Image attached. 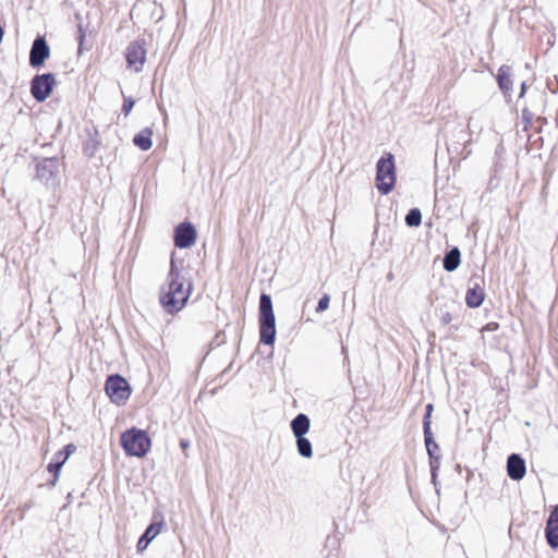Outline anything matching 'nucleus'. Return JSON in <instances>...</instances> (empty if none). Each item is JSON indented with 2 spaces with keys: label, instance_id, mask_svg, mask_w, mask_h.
I'll return each instance as SVG.
<instances>
[{
  "label": "nucleus",
  "instance_id": "3",
  "mask_svg": "<svg viewBox=\"0 0 558 558\" xmlns=\"http://www.w3.org/2000/svg\"><path fill=\"white\" fill-rule=\"evenodd\" d=\"M151 438L147 430L135 426L125 429L120 436V446L126 457L144 458L150 451Z\"/></svg>",
  "mask_w": 558,
  "mask_h": 558
},
{
  "label": "nucleus",
  "instance_id": "30",
  "mask_svg": "<svg viewBox=\"0 0 558 558\" xmlns=\"http://www.w3.org/2000/svg\"><path fill=\"white\" fill-rule=\"evenodd\" d=\"M432 415L433 414H427V413H424V415H423V420H422L423 435L428 434V433H433V430H432Z\"/></svg>",
  "mask_w": 558,
  "mask_h": 558
},
{
  "label": "nucleus",
  "instance_id": "11",
  "mask_svg": "<svg viewBox=\"0 0 558 558\" xmlns=\"http://www.w3.org/2000/svg\"><path fill=\"white\" fill-rule=\"evenodd\" d=\"M498 88L502 93L505 99L509 101L513 92V81H512V68L508 64H502L497 70V74L495 75Z\"/></svg>",
  "mask_w": 558,
  "mask_h": 558
},
{
  "label": "nucleus",
  "instance_id": "39",
  "mask_svg": "<svg viewBox=\"0 0 558 558\" xmlns=\"http://www.w3.org/2000/svg\"><path fill=\"white\" fill-rule=\"evenodd\" d=\"M393 278H395L393 272L389 271V272L387 274V280H388V281H392V280H393Z\"/></svg>",
  "mask_w": 558,
  "mask_h": 558
},
{
  "label": "nucleus",
  "instance_id": "25",
  "mask_svg": "<svg viewBox=\"0 0 558 558\" xmlns=\"http://www.w3.org/2000/svg\"><path fill=\"white\" fill-rule=\"evenodd\" d=\"M439 469H440V465H429L430 482L434 485L437 494H439V481H438Z\"/></svg>",
  "mask_w": 558,
  "mask_h": 558
},
{
  "label": "nucleus",
  "instance_id": "5",
  "mask_svg": "<svg viewBox=\"0 0 558 558\" xmlns=\"http://www.w3.org/2000/svg\"><path fill=\"white\" fill-rule=\"evenodd\" d=\"M105 391L113 404L124 405L131 397L132 387L121 374L114 373L107 376Z\"/></svg>",
  "mask_w": 558,
  "mask_h": 558
},
{
  "label": "nucleus",
  "instance_id": "6",
  "mask_svg": "<svg viewBox=\"0 0 558 558\" xmlns=\"http://www.w3.org/2000/svg\"><path fill=\"white\" fill-rule=\"evenodd\" d=\"M197 240V230L190 220L178 223L173 229V243L177 248H190Z\"/></svg>",
  "mask_w": 558,
  "mask_h": 558
},
{
  "label": "nucleus",
  "instance_id": "33",
  "mask_svg": "<svg viewBox=\"0 0 558 558\" xmlns=\"http://www.w3.org/2000/svg\"><path fill=\"white\" fill-rule=\"evenodd\" d=\"M504 154H505V147H504V145L500 143V144H498V145H497V147H496L495 156H496L498 159H500V158H501V156H502Z\"/></svg>",
  "mask_w": 558,
  "mask_h": 558
},
{
  "label": "nucleus",
  "instance_id": "10",
  "mask_svg": "<svg viewBox=\"0 0 558 558\" xmlns=\"http://www.w3.org/2000/svg\"><path fill=\"white\" fill-rule=\"evenodd\" d=\"M507 475L512 481H521L526 474V462L520 453H510L507 458Z\"/></svg>",
  "mask_w": 558,
  "mask_h": 558
},
{
  "label": "nucleus",
  "instance_id": "19",
  "mask_svg": "<svg viewBox=\"0 0 558 558\" xmlns=\"http://www.w3.org/2000/svg\"><path fill=\"white\" fill-rule=\"evenodd\" d=\"M153 130L150 128H144L136 133L132 140L133 144L143 151L149 150L153 146Z\"/></svg>",
  "mask_w": 558,
  "mask_h": 558
},
{
  "label": "nucleus",
  "instance_id": "20",
  "mask_svg": "<svg viewBox=\"0 0 558 558\" xmlns=\"http://www.w3.org/2000/svg\"><path fill=\"white\" fill-rule=\"evenodd\" d=\"M296 442V451L298 453L305 459H311L313 457V446L310 439L306 436L295 437Z\"/></svg>",
  "mask_w": 558,
  "mask_h": 558
},
{
  "label": "nucleus",
  "instance_id": "7",
  "mask_svg": "<svg viewBox=\"0 0 558 558\" xmlns=\"http://www.w3.org/2000/svg\"><path fill=\"white\" fill-rule=\"evenodd\" d=\"M144 39L132 40L125 49V61L128 68L138 73L143 70L146 61V48Z\"/></svg>",
  "mask_w": 558,
  "mask_h": 558
},
{
  "label": "nucleus",
  "instance_id": "41",
  "mask_svg": "<svg viewBox=\"0 0 558 558\" xmlns=\"http://www.w3.org/2000/svg\"><path fill=\"white\" fill-rule=\"evenodd\" d=\"M449 329H450V330H452V329H453V330L456 331V330H458V326H451Z\"/></svg>",
  "mask_w": 558,
  "mask_h": 558
},
{
  "label": "nucleus",
  "instance_id": "9",
  "mask_svg": "<svg viewBox=\"0 0 558 558\" xmlns=\"http://www.w3.org/2000/svg\"><path fill=\"white\" fill-rule=\"evenodd\" d=\"M54 84L52 74L36 75L32 80L31 93L37 101H44L50 96Z\"/></svg>",
  "mask_w": 558,
  "mask_h": 558
},
{
  "label": "nucleus",
  "instance_id": "15",
  "mask_svg": "<svg viewBox=\"0 0 558 558\" xmlns=\"http://www.w3.org/2000/svg\"><path fill=\"white\" fill-rule=\"evenodd\" d=\"M484 300L485 291L478 282H475L472 287H469L465 293V304L469 308L480 307Z\"/></svg>",
  "mask_w": 558,
  "mask_h": 558
},
{
  "label": "nucleus",
  "instance_id": "2",
  "mask_svg": "<svg viewBox=\"0 0 558 558\" xmlns=\"http://www.w3.org/2000/svg\"><path fill=\"white\" fill-rule=\"evenodd\" d=\"M259 343L274 345L276 341V317L270 294L263 292L258 304Z\"/></svg>",
  "mask_w": 558,
  "mask_h": 558
},
{
  "label": "nucleus",
  "instance_id": "24",
  "mask_svg": "<svg viewBox=\"0 0 558 558\" xmlns=\"http://www.w3.org/2000/svg\"><path fill=\"white\" fill-rule=\"evenodd\" d=\"M521 119H522V123L524 124L523 130L527 131V129L531 126L533 119H534V113L530 110L529 107L525 106L522 108Z\"/></svg>",
  "mask_w": 558,
  "mask_h": 558
},
{
  "label": "nucleus",
  "instance_id": "4",
  "mask_svg": "<svg viewBox=\"0 0 558 558\" xmlns=\"http://www.w3.org/2000/svg\"><path fill=\"white\" fill-rule=\"evenodd\" d=\"M397 182L395 155L385 151L376 162L375 186L380 195L392 192Z\"/></svg>",
  "mask_w": 558,
  "mask_h": 558
},
{
  "label": "nucleus",
  "instance_id": "37",
  "mask_svg": "<svg viewBox=\"0 0 558 558\" xmlns=\"http://www.w3.org/2000/svg\"><path fill=\"white\" fill-rule=\"evenodd\" d=\"M497 328H498V324H497V323H489V324H487V326H486V329H487V330H490V331H492V330H496Z\"/></svg>",
  "mask_w": 558,
  "mask_h": 558
},
{
  "label": "nucleus",
  "instance_id": "40",
  "mask_svg": "<svg viewBox=\"0 0 558 558\" xmlns=\"http://www.w3.org/2000/svg\"><path fill=\"white\" fill-rule=\"evenodd\" d=\"M456 470L460 473V472H461V470H462L461 465H460V464H457V465H456Z\"/></svg>",
  "mask_w": 558,
  "mask_h": 558
},
{
  "label": "nucleus",
  "instance_id": "36",
  "mask_svg": "<svg viewBox=\"0 0 558 558\" xmlns=\"http://www.w3.org/2000/svg\"><path fill=\"white\" fill-rule=\"evenodd\" d=\"M433 412H434V404L433 403H427L425 405V413L433 414Z\"/></svg>",
  "mask_w": 558,
  "mask_h": 558
},
{
  "label": "nucleus",
  "instance_id": "38",
  "mask_svg": "<svg viewBox=\"0 0 558 558\" xmlns=\"http://www.w3.org/2000/svg\"><path fill=\"white\" fill-rule=\"evenodd\" d=\"M537 96H538L541 102L544 105L546 101V96L544 94H538Z\"/></svg>",
  "mask_w": 558,
  "mask_h": 558
},
{
  "label": "nucleus",
  "instance_id": "27",
  "mask_svg": "<svg viewBox=\"0 0 558 558\" xmlns=\"http://www.w3.org/2000/svg\"><path fill=\"white\" fill-rule=\"evenodd\" d=\"M439 312V322L442 326H447L451 323L452 320V315L449 311L447 310H444L442 307H437L436 308V313Z\"/></svg>",
  "mask_w": 558,
  "mask_h": 558
},
{
  "label": "nucleus",
  "instance_id": "32",
  "mask_svg": "<svg viewBox=\"0 0 558 558\" xmlns=\"http://www.w3.org/2000/svg\"><path fill=\"white\" fill-rule=\"evenodd\" d=\"M526 90H527V85H526V82L523 81L520 85V93H519V99H522L525 94H526Z\"/></svg>",
  "mask_w": 558,
  "mask_h": 558
},
{
  "label": "nucleus",
  "instance_id": "28",
  "mask_svg": "<svg viewBox=\"0 0 558 558\" xmlns=\"http://www.w3.org/2000/svg\"><path fill=\"white\" fill-rule=\"evenodd\" d=\"M135 100L133 97H123V105H122V113L126 117L131 113L132 109L134 108Z\"/></svg>",
  "mask_w": 558,
  "mask_h": 558
},
{
  "label": "nucleus",
  "instance_id": "13",
  "mask_svg": "<svg viewBox=\"0 0 558 558\" xmlns=\"http://www.w3.org/2000/svg\"><path fill=\"white\" fill-rule=\"evenodd\" d=\"M50 49L44 37H37L32 46L29 52V64L33 68L40 66L45 60L49 57Z\"/></svg>",
  "mask_w": 558,
  "mask_h": 558
},
{
  "label": "nucleus",
  "instance_id": "31",
  "mask_svg": "<svg viewBox=\"0 0 558 558\" xmlns=\"http://www.w3.org/2000/svg\"><path fill=\"white\" fill-rule=\"evenodd\" d=\"M466 137H468L466 131L464 129H459L457 132V138L459 141L458 144H460V142H463V143L468 142Z\"/></svg>",
  "mask_w": 558,
  "mask_h": 558
},
{
  "label": "nucleus",
  "instance_id": "42",
  "mask_svg": "<svg viewBox=\"0 0 558 558\" xmlns=\"http://www.w3.org/2000/svg\"><path fill=\"white\" fill-rule=\"evenodd\" d=\"M76 450V447L72 444V453Z\"/></svg>",
  "mask_w": 558,
  "mask_h": 558
},
{
  "label": "nucleus",
  "instance_id": "18",
  "mask_svg": "<svg viewBox=\"0 0 558 558\" xmlns=\"http://www.w3.org/2000/svg\"><path fill=\"white\" fill-rule=\"evenodd\" d=\"M290 428L294 437L305 436L311 428V420L307 414L299 413L290 422Z\"/></svg>",
  "mask_w": 558,
  "mask_h": 558
},
{
  "label": "nucleus",
  "instance_id": "8",
  "mask_svg": "<svg viewBox=\"0 0 558 558\" xmlns=\"http://www.w3.org/2000/svg\"><path fill=\"white\" fill-rule=\"evenodd\" d=\"M165 525L163 514L160 511H154L151 522L147 525L145 531L140 536L136 550L137 553H143L148 545L156 538V536L161 532V529Z\"/></svg>",
  "mask_w": 558,
  "mask_h": 558
},
{
  "label": "nucleus",
  "instance_id": "34",
  "mask_svg": "<svg viewBox=\"0 0 558 558\" xmlns=\"http://www.w3.org/2000/svg\"><path fill=\"white\" fill-rule=\"evenodd\" d=\"M180 447L183 451H185L190 447V440L185 438L180 439Z\"/></svg>",
  "mask_w": 558,
  "mask_h": 558
},
{
  "label": "nucleus",
  "instance_id": "22",
  "mask_svg": "<svg viewBox=\"0 0 558 558\" xmlns=\"http://www.w3.org/2000/svg\"><path fill=\"white\" fill-rule=\"evenodd\" d=\"M404 222L409 228H417L422 223V211L418 207L409 209L404 217Z\"/></svg>",
  "mask_w": 558,
  "mask_h": 558
},
{
  "label": "nucleus",
  "instance_id": "23",
  "mask_svg": "<svg viewBox=\"0 0 558 558\" xmlns=\"http://www.w3.org/2000/svg\"><path fill=\"white\" fill-rule=\"evenodd\" d=\"M60 454H64V458L62 460H58L54 463H50L48 465V470L50 473L54 475V480L52 482V485H54V482L57 480V473L60 470V468L63 465V463L66 461V459L70 457V445L64 446L63 451Z\"/></svg>",
  "mask_w": 558,
  "mask_h": 558
},
{
  "label": "nucleus",
  "instance_id": "12",
  "mask_svg": "<svg viewBox=\"0 0 558 558\" xmlns=\"http://www.w3.org/2000/svg\"><path fill=\"white\" fill-rule=\"evenodd\" d=\"M545 538L551 549L558 548V505H555L546 520Z\"/></svg>",
  "mask_w": 558,
  "mask_h": 558
},
{
  "label": "nucleus",
  "instance_id": "21",
  "mask_svg": "<svg viewBox=\"0 0 558 558\" xmlns=\"http://www.w3.org/2000/svg\"><path fill=\"white\" fill-rule=\"evenodd\" d=\"M75 19L78 21L77 23V32H76V40L78 43L77 47V53L82 54L84 49L88 50L90 48V45L88 47L85 46L86 43V28H84L82 19L78 13H75Z\"/></svg>",
  "mask_w": 558,
  "mask_h": 558
},
{
  "label": "nucleus",
  "instance_id": "26",
  "mask_svg": "<svg viewBox=\"0 0 558 558\" xmlns=\"http://www.w3.org/2000/svg\"><path fill=\"white\" fill-rule=\"evenodd\" d=\"M330 303V296L327 293H324L322 298L318 300L317 306L315 308L316 313H323L328 310Z\"/></svg>",
  "mask_w": 558,
  "mask_h": 558
},
{
  "label": "nucleus",
  "instance_id": "35",
  "mask_svg": "<svg viewBox=\"0 0 558 558\" xmlns=\"http://www.w3.org/2000/svg\"><path fill=\"white\" fill-rule=\"evenodd\" d=\"M465 471H466V482H470L471 478L474 476V471L471 470L470 468L465 466Z\"/></svg>",
  "mask_w": 558,
  "mask_h": 558
},
{
  "label": "nucleus",
  "instance_id": "17",
  "mask_svg": "<svg viewBox=\"0 0 558 558\" xmlns=\"http://www.w3.org/2000/svg\"><path fill=\"white\" fill-rule=\"evenodd\" d=\"M461 264V252L458 246H451L445 252L442 258V267L446 271L452 272L459 268Z\"/></svg>",
  "mask_w": 558,
  "mask_h": 558
},
{
  "label": "nucleus",
  "instance_id": "1",
  "mask_svg": "<svg viewBox=\"0 0 558 558\" xmlns=\"http://www.w3.org/2000/svg\"><path fill=\"white\" fill-rule=\"evenodd\" d=\"M193 289V281L189 271L184 270L183 260L178 263L173 251L170 256L166 281L159 291V303L162 310L169 315L181 312L187 304Z\"/></svg>",
  "mask_w": 558,
  "mask_h": 558
},
{
  "label": "nucleus",
  "instance_id": "14",
  "mask_svg": "<svg viewBox=\"0 0 558 558\" xmlns=\"http://www.w3.org/2000/svg\"><path fill=\"white\" fill-rule=\"evenodd\" d=\"M424 444H425L426 452L428 456V464L429 465H440V461H441L440 447L436 442L433 433H428V434L424 435Z\"/></svg>",
  "mask_w": 558,
  "mask_h": 558
},
{
  "label": "nucleus",
  "instance_id": "29",
  "mask_svg": "<svg viewBox=\"0 0 558 558\" xmlns=\"http://www.w3.org/2000/svg\"><path fill=\"white\" fill-rule=\"evenodd\" d=\"M226 342L225 331L220 330L216 333L214 339L209 342L210 350L220 347Z\"/></svg>",
  "mask_w": 558,
  "mask_h": 558
},
{
  "label": "nucleus",
  "instance_id": "16",
  "mask_svg": "<svg viewBox=\"0 0 558 558\" xmlns=\"http://www.w3.org/2000/svg\"><path fill=\"white\" fill-rule=\"evenodd\" d=\"M86 132L88 134V138L83 144V151L85 156L92 158L100 146L99 133L95 125L86 128Z\"/></svg>",
  "mask_w": 558,
  "mask_h": 558
}]
</instances>
